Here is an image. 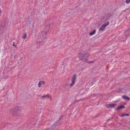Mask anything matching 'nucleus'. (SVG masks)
Listing matches in <instances>:
<instances>
[{
    "instance_id": "15",
    "label": "nucleus",
    "mask_w": 130,
    "mask_h": 130,
    "mask_svg": "<svg viewBox=\"0 0 130 130\" xmlns=\"http://www.w3.org/2000/svg\"><path fill=\"white\" fill-rule=\"evenodd\" d=\"M93 61H91V62H90V61H88V63H92L93 62Z\"/></svg>"
},
{
    "instance_id": "11",
    "label": "nucleus",
    "mask_w": 130,
    "mask_h": 130,
    "mask_svg": "<svg viewBox=\"0 0 130 130\" xmlns=\"http://www.w3.org/2000/svg\"><path fill=\"white\" fill-rule=\"evenodd\" d=\"M119 116L121 117H123L125 116H129V115L128 114H124L122 115H119Z\"/></svg>"
},
{
    "instance_id": "4",
    "label": "nucleus",
    "mask_w": 130,
    "mask_h": 130,
    "mask_svg": "<svg viewBox=\"0 0 130 130\" xmlns=\"http://www.w3.org/2000/svg\"><path fill=\"white\" fill-rule=\"evenodd\" d=\"M117 104L115 103L111 104H107L106 105V107L107 108H113Z\"/></svg>"
},
{
    "instance_id": "12",
    "label": "nucleus",
    "mask_w": 130,
    "mask_h": 130,
    "mask_svg": "<svg viewBox=\"0 0 130 130\" xmlns=\"http://www.w3.org/2000/svg\"><path fill=\"white\" fill-rule=\"evenodd\" d=\"M26 36L27 34L26 33H25L23 34L22 37L23 39H25L26 38Z\"/></svg>"
},
{
    "instance_id": "6",
    "label": "nucleus",
    "mask_w": 130,
    "mask_h": 130,
    "mask_svg": "<svg viewBox=\"0 0 130 130\" xmlns=\"http://www.w3.org/2000/svg\"><path fill=\"white\" fill-rule=\"evenodd\" d=\"M49 98L51 100L52 99L51 97L48 94L43 95L41 96V98L42 99L46 98Z\"/></svg>"
},
{
    "instance_id": "13",
    "label": "nucleus",
    "mask_w": 130,
    "mask_h": 130,
    "mask_svg": "<svg viewBox=\"0 0 130 130\" xmlns=\"http://www.w3.org/2000/svg\"><path fill=\"white\" fill-rule=\"evenodd\" d=\"M126 3H129L130 2V0H126Z\"/></svg>"
},
{
    "instance_id": "3",
    "label": "nucleus",
    "mask_w": 130,
    "mask_h": 130,
    "mask_svg": "<svg viewBox=\"0 0 130 130\" xmlns=\"http://www.w3.org/2000/svg\"><path fill=\"white\" fill-rule=\"evenodd\" d=\"M76 76L75 74L73 76L71 80L72 83L70 85V86H72L74 84L76 80Z\"/></svg>"
},
{
    "instance_id": "9",
    "label": "nucleus",
    "mask_w": 130,
    "mask_h": 130,
    "mask_svg": "<svg viewBox=\"0 0 130 130\" xmlns=\"http://www.w3.org/2000/svg\"><path fill=\"white\" fill-rule=\"evenodd\" d=\"M96 32V30H94L93 31L91 32L89 34V35L90 36L93 35L95 34Z\"/></svg>"
},
{
    "instance_id": "7",
    "label": "nucleus",
    "mask_w": 130,
    "mask_h": 130,
    "mask_svg": "<svg viewBox=\"0 0 130 130\" xmlns=\"http://www.w3.org/2000/svg\"><path fill=\"white\" fill-rule=\"evenodd\" d=\"M124 108V106L123 105H122L121 106H119L116 108V109L117 110H118L122 108Z\"/></svg>"
},
{
    "instance_id": "2",
    "label": "nucleus",
    "mask_w": 130,
    "mask_h": 130,
    "mask_svg": "<svg viewBox=\"0 0 130 130\" xmlns=\"http://www.w3.org/2000/svg\"><path fill=\"white\" fill-rule=\"evenodd\" d=\"M109 22H107L105 24H103L99 29V31H103L105 29L106 27L109 25Z\"/></svg>"
},
{
    "instance_id": "17",
    "label": "nucleus",
    "mask_w": 130,
    "mask_h": 130,
    "mask_svg": "<svg viewBox=\"0 0 130 130\" xmlns=\"http://www.w3.org/2000/svg\"><path fill=\"white\" fill-rule=\"evenodd\" d=\"M13 44H14V42H13Z\"/></svg>"
},
{
    "instance_id": "8",
    "label": "nucleus",
    "mask_w": 130,
    "mask_h": 130,
    "mask_svg": "<svg viewBox=\"0 0 130 130\" xmlns=\"http://www.w3.org/2000/svg\"><path fill=\"white\" fill-rule=\"evenodd\" d=\"M123 98L125 99V100H130V98L128 96L124 95L122 96Z\"/></svg>"
},
{
    "instance_id": "14",
    "label": "nucleus",
    "mask_w": 130,
    "mask_h": 130,
    "mask_svg": "<svg viewBox=\"0 0 130 130\" xmlns=\"http://www.w3.org/2000/svg\"><path fill=\"white\" fill-rule=\"evenodd\" d=\"M1 14H2V11H1V8H0V16H1Z\"/></svg>"
},
{
    "instance_id": "10",
    "label": "nucleus",
    "mask_w": 130,
    "mask_h": 130,
    "mask_svg": "<svg viewBox=\"0 0 130 130\" xmlns=\"http://www.w3.org/2000/svg\"><path fill=\"white\" fill-rule=\"evenodd\" d=\"M84 56V55L82 53H80L79 54V57L80 59H82Z\"/></svg>"
},
{
    "instance_id": "5",
    "label": "nucleus",
    "mask_w": 130,
    "mask_h": 130,
    "mask_svg": "<svg viewBox=\"0 0 130 130\" xmlns=\"http://www.w3.org/2000/svg\"><path fill=\"white\" fill-rule=\"evenodd\" d=\"M45 82L44 81L40 80L39 81L38 84V87H40L42 85H44L45 84Z\"/></svg>"
},
{
    "instance_id": "1",
    "label": "nucleus",
    "mask_w": 130,
    "mask_h": 130,
    "mask_svg": "<svg viewBox=\"0 0 130 130\" xmlns=\"http://www.w3.org/2000/svg\"><path fill=\"white\" fill-rule=\"evenodd\" d=\"M22 111V108L19 106H16L13 108L12 110V115L15 117H19Z\"/></svg>"
},
{
    "instance_id": "16",
    "label": "nucleus",
    "mask_w": 130,
    "mask_h": 130,
    "mask_svg": "<svg viewBox=\"0 0 130 130\" xmlns=\"http://www.w3.org/2000/svg\"><path fill=\"white\" fill-rule=\"evenodd\" d=\"M13 46L14 47H16V45H15L14 44H13Z\"/></svg>"
}]
</instances>
